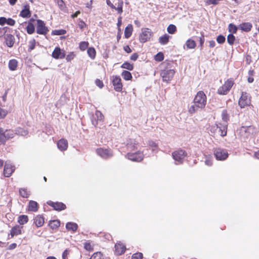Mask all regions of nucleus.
<instances>
[{
  "label": "nucleus",
  "mask_w": 259,
  "mask_h": 259,
  "mask_svg": "<svg viewBox=\"0 0 259 259\" xmlns=\"http://www.w3.org/2000/svg\"><path fill=\"white\" fill-rule=\"evenodd\" d=\"M207 97L204 93L202 91L198 92L194 98L193 104L188 109V112L192 114L202 109L205 107Z\"/></svg>",
  "instance_id": "f257e3e1"
},
{
  "label": "nucleus",
  "mask_w": 259,
  "mask_h": 259,
  "mask_svg": "<svg viewBox=\"0 0 259 259\" xmlns=\"http://www.w3.org/2000/svg\"><path fill=\"white\" fill-rule=\"evenodd\" d=\"M162 65L164 66V69L160 71V76L163 81L168 83L172 79L176 71L172 68L171 64L170 63L164 62Z\"/></svg>",
  "instance_id": "f03ea898"
},
{
  "label": "nucleus",
  "mask_w": 259,
  "mask_h": 259,
  "mask_svg": "<svg viewBox=\"0 0 259 259\" xmlns=\"http://www.w3.org/2000/svg\"><path fill=\"white\" fill-rule=\"evenodd\" d=\"M12 30L8 27L0 28V38H3L6 46L12 48L15 42V36L11 33Z\"/></svg>",
  "instance_id": "7ed1b4c3"
},
{
  "label": "nucleus",
  "mask_w": 259,
  "mask_h": 259,
  "mask_svg": "<svg viewBox=\"0 0 259 259\" xmlns=\"http://www.w3.org/2000/svg\"><path fill=\"white\" fill-rule=\"evenodd\" d=\"M15 135L12 130H4L0 127V145L4 144L6 141L10 139L13 138Z\"/></svg>",
  "instance_id": "20e7f679"
},
{
  "label": "nucleus",
  "mask_w": 259,
  "mask_h": 259,
  "mask_svg": "<svg viewBox=\"0 0 259 259\" xmlns=\"http://www.w3.org/2000/svg\"><path fill=\"white\" fill-rule=\"evenodd\" d=\"M234 82L232 79H227L224 84L221 86L218 90V93L219 95H226L231 90Z\"/></svg>",
  "instance_id": "39448f33"
},
{
  "label": "nucleus",
  "mask_w": 259,
  "mask_h": 259,
  "mask_svg": "<svg viewBox=\"0 0 259 259\" xmlns=\"http://www.w3.org/2000/svg\"><path fill=\"white\" fill-rule=\"evenodd\" d=\"M125 157L131 161L139 162L143 160L144 155L142 151H138L135 153H127Z\"/></svg>",
  "instance_id": "423d86ee"
},
{
  "label": "nucleus",
  "mask_w": 259,
  "mask_h": 259,
  "mask_svg": "<svg viewBox=\"0 0 259 259\" xmlns=\"http://www.w3.org/2000/svg\"><path fill=\"white\" fill-rule=\"evenodd\" d=\"M238 104L241 108L249 106L251 105V97L247 93L242 92Z\"/></svg>",
  "instance_id": "0eeeda50"
},
{
  "label": "nucleus",
  "mask_w": 259,
  "mask_h": 259,
  "mask_svg": "<svg viewBox=\"0 0 259 259\" xmlns=\"http://www.w3.org/2000/svg\"><path fill=\"white\" fill-rule=\"evenodd\" d=\"M152 32L149 28H146L142 29V32L139 35V41L141 43H145L150 40Z\"/></svg>",
  "instance_id": "6e6552de"
},
{
  "label": "nucleus",
  "mask_w": 259,
  "mask_h": 259,
  "mask_svg": "<svg viewBox=\"0 0 259 259\" xmlns=\"http://www.w3.org/2000/svg\"><path fill=\"white\" fill-rule=\"evenodd\" d=\"M97 154L102 158L107 159L113 156V154L111 149L99 148L96 149Z\"/></svg>",
  "instance_id": "1a4fd4ad"
},
{
  "label": "nucleus",
  "mask_w": 259,
  "mask_h": 259,
  "mask_svg": "<svg viewBox=\"0 0 259 259\" xmlns=\"http://www.w3.org/2000/svg\"><path fill=\"white\" fill-rule=\"evenodd\" d=\"M36 32L38 34L46 35L49 32V29L46 26L45 23L41 20H36Z\"/></svg>",
  "instance_id": "9d476101"
},
{
  "label": "nucleus",
  "mask_w": 259,
  "mask_h": 259,
  "mask_svg": "<svg viewBox=\"0 0 259 259\" xmlns=\"http://www.w3.org/2000/svg\"><path fill=\"white\" fill-rule=\"evenodd\" d=\"M213 154L216 159L219 160H224L228 157L227 150L220 148L214 149Z\"/></svg>",
  "instance_id": "9b49d317"
},
{
  "label": "nucleus",
  "mask_w": 259,
  "mask_h": 259,
  "mask_svg": "<svg viewBox=\"0 0 259 259\" xmlns=\"http://www.w3.org/2000/svg\"><path fill=\"white\" fill-rule=\"evenodd\" d=\"M112 83L114 87V89L115 91L118 92H120L122 91L123 84L121 82V79L119 76H113Z\"/></svg>",
  "instance_id": "f8f14e48"
},
{
  "label": "nucleus",
  "mask_w": 259,
  "mask_h": 259,
  "mask_svg": "<svg viewBox=\"0 0 259 259\" xmlns=\"http://www.w3.org/2000/svg\"><path fill=\"white\" fill-rule=\"evenodd\" d=\"M186 151L182 149H179L172 152V156L173 158L177 161L182 162L183 159L186 156Z\"/></svg>",
  "instance_id": "ddd939ff"
},
{
  "label": "nucleus",
  "mask_w": 259,
  "mask_h": 259,
  "mask_svg": "<svg viewBox=\"0 0 259 259\" xmlns=\"http://www.w3.org/2000/svg\"><path fill=\"white\" fill-rule=\"evenodd\" d=\"M15 170V166L14 165L8 162L5 163L3 171L5 177L7 178L11 177Z\"/></svg>",
  "instance_id": "4468645a"
},
{
  "label": "nucleus",
  "mask_w": 259,
  "mask_h": 259,
  "mask_svg": "<svg viewBox=\"0 0 259 259\" xmlns=\"http://www.w3.org/2000/svg\"><path fill=\"white\" fill-rule=\"evenodd\" d=\"M23 226L16 225L13 226L10 231L9 235L12 238L15 236L21 235L23 233Z\"/></svg>",
  "instance_id": "2eb2a0df"
},
{
  "label": "nucleus",
  "mask_w": 259,
  "mask_h": 259,
  "mask_svg": "<svg viewBox=\"0 0 259 259\" xmlns=\"http://www.w3.org/2000/svg\"><path fill=\"white\" fill-rule=\"evenodd\" d=\"M66 54L64 50H62L60 47H56L52 52V56L55 59H63L65 57Z\"/></svg>",
  "instance_id": "dca6fc26"
},
{
  "label": "nucleus",
  "mask_w": 259,
  "mask_h": 259,
  "mask_svg": "<svg viewBox=\"0 0 259 259\" xmlns=\"http://www.w3.org/2000/svg\"><path fill=\"white\" fill-rule=\"evenodd\" d=\"M48 204L51 207H53L54 209L56 210L61 211L62 210H64L66 206L65 204L62 202H54L52 201L48 202Z\"/></svg>",
  "instance_id": "f3484780"
},
{
  "label": "nucleus",
  "mask_w": 259,
  "mask_h": 259,
  "mask_svg": "<svg viewBox=\"0 0 259 259\" xmlns=\"http://www.w3.org/2000/svg\"><path fill=\"white\" fill-rule=\"evenodd\" d=\"M126 250V247L123 243L119 242L115 245V253L117 255L123 254Z\"/></svg>",
  "instance_id": "a211bd4d"
},
{
  "label": "nucleus",
  "mask_w": 259,
  "mask_h": 259,
  "mask_svg": "<svg viewBox=\"0 0 259 259\" xmlns=\"http://www.w3.org/2000/svg\"><path fill=\"white\" fill-rule=\"evenodd\" d=\"M31 11H30V7L28 5L24 6L22 10L19 14V16L22 18H29L31 16Z\"/></svg>",
  "instance_id": "6ab92c4d"
},
{
  "label": "nucleus",
  "mask_w": 259,
  "mask_h": 259,
  "mask_svg": "<svg viewBox=\"0 0 259 259\" xmlns=\"http://www.w3.org/2000/svg\"><path fill=\"white\" fill-rule=\"evenodd\" d=\"M252 27V25L250 22L242 23L238 26L239 29L246 32H249L251 30Z\"/></svg>",
  "instance_id": "aec40b11"
},
{
  "label": "nucleus",
  "mask_w": 259,
  "mask_h": 259,
  "mask_svg": "<svg viewBox=\"0 0 259 259\" xmlns=\"http://www.w3.org/2000/svg\"><path fill=\"white\" fill-rule=\"evenodd\" d=\"M218 130L217 134L224 137L226 136L227 133V125L221 123L218 124Z\"/></svg>",
  "instance_id": "412c9836"
},
{
  "label": "nucleus",
  "mask_w": 259,
  "mask_h": 259,
  "mask_svg": "<svg viewBox=\"0 0 259 259\" xmlns=\"http://www.w3.org/2000/svg\"><path fill=\"white\" fill-rule=\"evenodd\" d=\"M34 223L37 228L42 227L45 223L44 218L40 215H36L34 219Z\"/></svg>",
  "instance_id": "4be33fe9"
},
{
  "label": "nucleus",
  "mask_w": 259,
  "mask_h": 259,
  "mask_svg": "<svg viewBox=\"0 0 259 259\" xmlns=\"http://www.w3.org/2000/svg\"><path fill=\"white\" fill-rule=\"evenodd\" d=\"M57 146L61 151L66 150L68 147V142L64 139H60L57 143Z\"/></svg>",
  "instance_id": "5701e85b"
},
{
  "label": "nucleus",
  "mask_w": 259,
  "mask_h": 259,
  "mask_svg": "<svg viewBox=\"0 0 259 259\" xmlns=\"http://www.w3.org/2000/svg\"><path fill=\"white\" fill-rule=\"evenodd\" d=\"M66 228L68 231L75 232L78 229V225L75 223L68 222L66 224Z\"/></svg>",
  "instance_id": "b1692460"
},
{
  "label": "nucleus",
  "mask_w": 259,
  "mask_h": 259,
  "mask_svg": "<svg viewBox=\"0 0 259 259\" xmlns=\"http://www.w3.org/2000/svg\"><path fill=\"white\" fill-rule=\"evenodd\" d=\"M28 217L27 215L22 214L18 217L17 222L19 223V225L23 226L24 225L28 222Z\"/></svg>",
  "instance_id": "393cba45"
},
{
  "label": "nucleus",
  "mask_w": 259,
  "mask_h": 259,
  "mask_svg": "<svg viewBox=\"0 0 259 259\" xmlns=\"http://www.w3.org/2000/svg\"><path fill=\"white\" fill-rule=\"evenodd\" d=\"M116 7L112 9L115 10L117 12V13L121 14L123 12V2L122 0H118L117 3L115 4Z\"/></svg>",
  "instance_id": "a878e982"
},
{
  "label": "nucleus",
  "mask_w": 259,
  "mask_h": 259,
  "mask_svg": "<svg viewBox=\"0 0 259 259\" xmlns=\"http://www.w3.org/2000/svg\"><path fill=\"white\" fill-rule=\"evenodd\" d=\"M49 226L52 230H57L60 226V222L58 220L50 221L49 223Z\"/></svg>",
  "instance_id": "bb28decb"
},
{
  "label": "nucleus",
  "mask_w": 259,
  "mask_h": 259,
  "mask_svg": "<svg viewBox=\"0 0 259 259\" xmlns=\"http://www.w3.org/2000/svg\"><path fill=\"white\" fill-rule=\"evenodd\" d=\"M133 31V27L132 24H128L125 28L124 30V37L126 38H128L132 34Z\"/></svg>",
  "instance_id": "cd10ccee"
},
{
  "label": "nucleus",
  "mask_w": 259,
  "mask_h": 259,
  "mask_svg": "<svg viewBox=\"0 0 259 259\" xmlns=\"http://www.w3.org/2000/svg\"><path fill=\"white\" fill-rule=\"evenodd\" d=\"M38 208V205L36 201L31 200L29 202L28 210L31 211H37Z\"/></svg>",
  "instance_id": "c85d7f7f"
},
{
  "label": "nucleus",
  "mask_w": 259,
  "mask_h": 259,
  "mask_svg": "<svg viewBox=\"0 0 259 259\" xmlns=\"http://www.w3.org/2000/svg\"><path fill=\"white\" fill-rule=\"evenodd\" d=\"M254 131V127L252 126H249L247 127H242L241 129V133H244L246 134L245 136L246 137H248L250 134H252Z\"/></svg>",
  "instance_id": "c756f323"
},
{
  "label": "nucleus",
  "mask_w": 259,
  "mask_h": 259,
  "mask_svg": "<svg viewBox=\"0 0 259 259\" xmlns=\"http://www.w3.org/2000/svg\"><path fill=\"white\" fill-rule=\"evenodd\" d=\"M31 21H34V19H30L26 28V31L29 34H33L35 31V27L34 25L30 22Z\"/></svg>",
  "instance_id": "7c9ffc66"
},
{
  "label": "nucleus",
  "mask_w": 259,
  "mask_h": 259,
  "mask_svg": "<svg viewBox=\"0 0 259 259\" xmlns=\"http://www.w3.org/2000/svg\"><path fill=\"white\" fill-rule=\"evenodd\" d=\"M8 65L10 70L14 71L17 68L18 61L16 59H11L9 61Z\"/></svg>",
  "instance_id": "2f4dec72"
},
{
  "label": "nucleus",
  "mask_w": 259,
  "mask_h": 259,
  "mask_svg": "<svg viewBox=\"0 0 259 259\" xmlns=\"http://www.w3.org/2000/svg\"><path fill=\"white\" fill-rule=\"evenodd\" d=\"M169 35L165 34L159 38V42L162 45L167 44L169 41Z\"/></svg>",
  "instance_id": "473e14b6"
},
{
  "label": "nucleus",
  "mask_w": 259,
  "mask_h": 259,
  "mask_svg": "<svg viewBox=\"0 0 259 259\" xmlns=\"http://www.w3.org/2000/svg\"><path fill=\"white\" fill-rule=\"evenodd\" d=\"M87 53L89 56L92 59H94L96 56V51L94 48L90 47L88 49Z\"/></svg>",
  "instance_id": "72a5a7b5"
},
{
  "label": "nucleus",
  "mask_w": 259,
  "mask_h": 259,
  "mask_svg": "<svg viewBox=\"0 0 259 259\" xmlns=\"http://www.w3.org/2000/svg\"><path fill=\"white\" fill-rule=\"evenodd\" d=\"M186 45L188 49H194L196 47V44L194 40L189 39L186 41Z\"/></svg>",
  "instance_id": "f704fd0d"
},
{
  "label": "nucleus",
  "mask_w": 259,
  "mask_h": 259,
  "mask_svg": "<svg viewBox=\"0 0 259 259\" xmlns=\"http://www.w3.org/2000/svg\"><path fill=\"white\" fill-rule=\"evenodd\" d=\"M19 191L20 195L23 198H28L30 195L29 192L26 188H20Z\"/></svg>",
  "instance_id": "c9c22d12"
},
{
  "label": "nucleus",
  "mask_w": 259,
  "mask_h": 259,
  "mask_svg": "<svg viewBox=\"0 0 259 259\" xmlns=\"http://www.w3.org/2000/svg\"><path fill=\"white\" fill-rule=\"evenodd\" d=\"M123 78L126 80H130L132 78V75L130 72L124 70L121 73Z\"/></svg>",
  "instance_id": "e433bc0d"
},
{
  "label": "nucleus",
  "mask_w": 259,
  "mask_h": 259,
  "mask_svg": "<svg viewBox=\"0 0 259 259\" xmlns=\"http://www.w3.org/2000/svg\"><path fill=\"white\" fill-rule=\"evenodd\" d=\"M122 68L126 69L128 70H133L134 69V65L128 62H124L121 66Z\"/></svg>",
  "instance_id": "4c0bfd02"
},
{
  "label": "nucleus",
  "mask_w": 259,
  "mask_h": 259,
  "mask_svg": "<svg viewBox=\"0 0 259 259\" xmlns=\"http://www.w3.org/2000/svg\"><path fill=\"white\" fill-rule=\"evenodd\" d=\"M90 259H105L104 255L101 252H96L94 253L91 257Z\"/></svg>",
  "instance_id": "58836bf2"
},
{
  "label": "nucleus",
  "mask_w": 259,
  "mask_h": 259,
  "mask_svg": "<svg viewBox=\"0 0 259 259\" xmlns=\"http://www.w3.org/2000/svg\"><path fill=\"white\" fill-rule=\"evenodd\" d=\"M55 2L57 4L58 7L62 11H64L66 9V5L63 0H55Z\"/></svg>",
  "instance_id": "ea45409f"
},
{
  "label": "nucleus",
  "mask_w": 259,
  "mask_h": 259,
  "mask_svg": "<svg viewBox=\"0 0 259 259\" xmlns=\"http://www.w3.org/2000/svg\"><path fill=\"white\" fill-rule=\"evenodd\" d=\"M238 27L234 24L230 23L228 26V30L230 33H236L237 32Z\"/></svg>",
  "instance_id": "a19ab883"
},
{
  "label": "nucleus",
  "mask_w": 259,
  "mask_h": 259,
  "mask_svg": "<svg viewBox=\"0 0 259 259\" xmlns=\"http://www.w3.org/2000/svg\"><path fill=\"white\" fill-rule=\"evenodd\" d=\"M89 45V44L88 41H81L79 45V49L82 51H84L88 48Z\"/></svg>",
  "instance_id": "79ce46f5"
},
{
  "label": "nucleus",
  "mask_w": 259,
  "mask_h": 259,
  "mask_svg": "<svg viewBox=\"0 0 259 259\" xmlns=\"http://www.w3.org/2000/svg\"><path fill=\"white\" fill-rule=\"evenodd\" d=\"M168 32L170 34H174L177 31V27L175 25L170 24L167 28Z\"/></svg>",
  "instance_id": "37998d69"
},
{
  "label": "nucleus",
  "mask_w": 259,
  "mask_h": 259,
  "mask_svg": "<svg viewBox=\"0 0 259 259\" xmlns=\"http://www.w3.org/2000/svg\"><path fill=\"white\" fill-rule=\"evenodd\" d=\"M66 33V31L64 29L54 30L52 32V35H60L65 34Z\"/></svg>",
  "instance_id": "c03bdc74"
},
{
  "label": "nucleus",
  "mask_w": 259,
  "mask_h": 259,
  "mask_svg": "<svg viewBox=\"0 0 259 259\" xmlns=\"http://www.w3.org/2000/svg\"><path fill=\"white\" fill-rule=\"evenodd\" d=\"M154 59L158 62L162 61L164 59V55L162 52H159L154 56Z\"/></svg>",
  "instance_id": "a18cd8bd"
},
{
  "label": "nucleus",
  "mask_w": 259,
  "mask_h": 259,
  "mask_svg": "<svg viewBox=\"0 0 259 259\" xmlns=\"http://www.w3.org/2000/svg\"><path fill=\"white\" fill-rule=\"evenodd\" d=\"M235 37L233 34H229L227 36V41L229 44L232 45L234 44Z\"/></svg>",
  "instance_id": "49530a36"
},
{
  "label": "nucleus",
  "mask_w": 259,
  "mask_h": 259,
  "mask_svg": "<svg viewBox=\"0 0 259 259\" xmlns=\"http://www.w3.org/2000/svg\"><path fill=\"white\" fill-rule=\"evenodd\" d=\"M35 45H36V41L34 39H33L31 40L30 41H29V47H28V51L30 52L32 50H33L35 48Z\"/></svg>",
  "instance_id": "de8ad7c7"
},
{
  "label": "nucleus",
  "mask_w": 259,
  "mask_h": 259,
  "mask_svg": "<svg viewBox=\"0 0 259 259\" xmlns=\"http://www.w3.org/2000/svg\"><path fill=\"white\" fill-rule=\"evenodd\" d=\"M76 54L74 52H70L66 57V60L67 62H70L74 59Z\"/></svg>",
  "instance_id": "09e8293b"
},
{
  "label": "nucleus",
  "mask_w": 259,
  "mask_h": 259,
  "mask_svg": "<svg viewBox=\"0 0 259 259\" xmlns=\"http://www.w3.org/2000/svg\"><path fill=\"white\" fill-rule=\"evenodd\" d=\"M138 145L137 143H136L135 141L134 143H131V144H128L127 145V148L129 150L131 151H134L137 149V146Z\"/></svg>",
  "instance_id": "8fccbe9b"
},
{
  "label": "nucleus",
  "mask_w": 259,
  "mask_h": 259,
  "mask_svg": "<svg viewBox=\"0 0 259 259\" xmlns=\"http://www.w3.org/2000/svg\"><path fill=\"white\" fill-rule=\"evenodd\" d=\"M84 248L87 251H89L93 250V247L91 245V243L89 241L85 242L84 243Z\"/></svg>",
  "instance_id": "3c124183"
},
{
  "label": "nucleus",
  "mask_w": 259,
  "mask_h": 259,
  "mask_svg": "<svg viewBox=\"0 0 259 259\" xmlns=\"http://www.w3.org/2000/svg\"><path fill=\"white\" fill-rule=\"evenodd\" d=\"M143 255L141 252H136L132 256V259H143Z\"/></svg>",
  "instance_id": "603ef678"
},
{
  "label": "nucleus",
  "mask_w": 259,
  "mask_h": 259,
  "mask_svg": "<svg viewBox=\"0 0 259 259\" xmlns=\"http://www.w3.org/2000/svg\"><path fill=\"white\" fill-rule=\"evenodd\" d=\"M218 130V124H215L210 126V132L213 134L214 135L217 134Z\"/></svg>",
  "instance_id": "864d4df0"
},
{
  "label": "nucleus",
  "mask_w": 259,
  "mask_h": 259,
  "mask_svg": "<svg viewBox=\"0 0 259 259\" xmlns=\"http://www.w3.org/2000/svg\"><path fill=\"white\" fill-rule=\"evenodd\" d=\"M95 115L96 116L98 120H103L104 118V116L103 114H102V113L99 110H97L96 111Z\"/></svg>",
  "instance_id": "5fc2aeb1"
},
{
  "label": "nucleus",
  "mask_w": 259,
  "mask_h": 259,
  "mask_svg": "<svg viewBox=\"0 0 259 259\" xmlns=\"http://www.w3.org/2000/svg\"><path fill=\"white\" fill-rule=\"evenodd\" d=\"M70 253V250L68 248L66 249L62 253V259H68V256Z\"/></svg>",
  "instance_id": "6e6d98bb"
},
{
  "label": "nucleus",
  "mask_w": 259,
  "mask_h": 259,
  "mask_svg": "<svg viewBox=\"0 0 259 259\" xmlns=\"http://www.w3.org/2000/svg\"><path fill=\"white\" fill-rule=\"evenodd\" d=\"M225 37L222 35H219L217 38V41L219 44H223L225 41Z\"/></svg>",
  "instance_id": "4d7b16f0"
},
{
  "label": "nucleus",
  "mask_w": 259,
  "mask_h": 259,
  "mask_svg": "<svg viewBox=\"0 0 259 259\" xmlns=\"http://www.w3.org/2000/svg\"><path fill=\"white\" fill-rule=\"evenodd\" d=\"M8 114V111L0 107V119L5 118Z\"/></svg>",
  "instance_id": "13d9d810"
},
{
  "label": "nucleus",
  "mask_w": 259,
  "mask_h": 259,
  "mask_svg": "<svg viewBox=\"0 0 259 259\" xmlns=\"http://www.w3.org/2000/svg\"><path fill=\"white\" fill-rule=\"evenodd\" d=\"M6 23L10 26H13L15 25L16 22L15 20L12 18H9L7 19Z\"/></svg>",
  "instance_id": "bf43d9fd"
},
{
  "label": "nucleus",
  "mask_w": 259,
  "mask_h": 259,
  "mask_svg": "<svg viewBox=\"0 0 259 259\" xmlns=\"http://www.w3.org/2000/svg\"><path fill=\"white\" fill-rule=\"evenodd\" d=\"M95 83L96 85L99 87L100 88H102L104 86L103 81L99 79H97L96 80Z\"/></svg>",
  "instance_id": "052dcab7"
},
{
  "label": "nucleus",
  "mask_w": 259,
  "mask_h": 259,
  "mask_svg": "<svg viewBox=\"0 0 259 259\" xmlns=\"http://www.w3.org/2000/svg\"><path fill=\"white\" fill-rule=\"evenodd\" d=\"M78 25L81 29H83L86 27L85 23L82 20H79Z\"/></svg>",
  "instance_id": "680f3d73"
},
{
  "label": "nucleus",
  "mask_w": 259,
  "mask_h": 259,
  "mask_svg": "<svg viewBox=\"0 0 259 259\" xmlns=\"http://www.w3.org/2000/svg\"><path fill=\"white\" fill-rule=\"evenodd\" d=\"M139 57V55L138 54V53H134L130 57V59L131 60H133V61H136L137 60V59Z\"/></svg>",
  "instance_id": "e2e57ef3"
},
{
  "label": "nucleus",
  "mask_w": 259,
  "mask_h": 259,
  "mask_svg": "<svg viewBox=\"0 0 259 259\" xmlns=\"http://www.w3.org/2000/svg\"><path fill=\"white\" fill-rule=\"evenodd\" d=\"M222 117L223 119L226 120L228 118V115L227 113V111L226 110H224L222 111Z\"/></svg>",
  "instance_id": "0e129e2a"
},
{
  "label": "nucleus",
  "mask_w": 259,
  "mask_h": 259,
  "mask_svg": "<svg viewBox=\"0 0 259 259\" xmlns=\"http://www.w3.org/2000/svg\"><path fill=\"white\" fill-rule=\"evenodd\" d=\"M7 22V18L4 17H0V25L2 26L4 25Z\"/></svg>",
  "instance_id": "69168bd1"
},
{
  "label": "nucleus",
  "mask_w": 259,
  "mask_h": 259,
  "mask_svg": "<svg viewBox=\"0 0 259 259\" xmlns=\"http://www.w3.org/2000/svg\"><path fill=\"white\" fill-rule=\"evenodd\" d=\"M123 50L127 53H130L132 52V49L130 48V46L128 45L125 46L123 47Z\"/></svg>",
  "instance_id": "338daca9"
},
{
  "label": "nucleus",
  "mask_w": 259,
  "mask_h": 259,
  "mask_svg": "<svg viewBox=\"0 0 259 259\" xmlns=\"http://www.w3.org/2000/svg\"><path fill=\"white\" fill-rule=\"evenodd\" d=\"M205 163L208 166H211L212 165V160L211 159L208 158L205 160Z\"/></svg>",
  "instance_id": "774afa93"
}]
</instances>
